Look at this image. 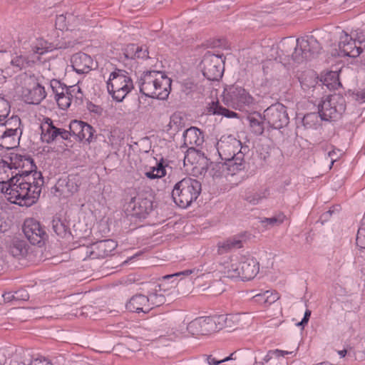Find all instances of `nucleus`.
<instances>
[{
  "mask_svg": "<svg viewBox=\"0 0 365 365\" xmlns=\"http://www.w3.org/2000/svg\"><path fill=\"white\" fill-rule=\"evenodd\" d=\"M20 123H21V120H20L19 118H18L17 116H12L11 118L7 120L4 123H1L0 125V126L4 128V127L11 125L12 123H14L15 125L19 126L20 125Z\"/></svg>",
  "mask_w": 365,
  "mask_h": 365,
  "instance_id": "680f3d73",
  "label": "nucleus"
},
{
  "mask_svg": "<svg viewBox=\"0 0 365 365\" xmlns=\"http://www.w3.org/2000/svg\"><path fill=\"white\" fill-rule=\"evenodd\" d=\"M322 47L313 36H306L294 39L292 37L283 38L277 46L276 60L284 66L291 61L302 63L318 54Z\"/></svg>",
  "mask_w": 365,
  "mask_h": 365,
  "instance_id": "f257e3e1",
  "label": "nucleus"
},
{
  "mask_svg": "<svg viewBox=\"0 0 365 365\" xmlns=\"http://www.w3.org/2000/svg\"><path fill=\"white\" fill-rule=\"evenodd\" d=\"M224 63L222 55L207 52L202 61L204 76L210 81H217L222 76Z\"/></svg>",
  "mask_w": 365,
  "mask_h": 365,
  "instance_id": "6e6552de",
  "label": "nucleus"
},
{
  "mask_svg": "<svg viewBox=\"0 0 365 365\" xmlns=\"http://www.w3.org/2000/svg\"><path fill=\"white\" fill-rule=\"evenodd\" d=\"M74 91L75 88H73L72 91L68 92L67 94L65 93L63 96L55 97L57 104L61 109L66 110L71 106V98L73 97L72 93L74 92Z\"/></svg>",
  "mask_w": 365,
  "mask_h": 365,
  "instance_id": "79ce46f5",
  "label": "nucleus"
},
{
  "mask_svg": "<svg viewBox=\"0 0 365 365\" xmlns=\"http://www.w3.org/2000/svg\"><path fill=\"white\" fill-rule=\"evenodd\" d=\"M166 174L165 168L162 163H158L156 167H153L151 170L147 172L145 175L150 179L160 178Z\"/></svg>",
  "mask_w": 365,
  "mask_h": 365,
  "instance_id": "37998d69",
  "label": "nucleus"
},
{
  "mask_svg": "<svg viewBox=\"0 0 365 365\" xmlns=\"http://www.w3.org/2000/svg\"><path fill=\"white\" fill-rule=\"evenodd\" d=\"M217 316L220 317H223L224 320L225 321V324L222 325V329H235V327H237L240 324V322L241 321L240 314Z\"/></svg>",
  "mask_w": 365,
  "mask_h": 365,
  "instance_id": "e433bc0d",
  "label": "nucleus"
},
{
  "mask_svg": "<svg viewBox=\"0 0 365 365\" xmlns=\"http://www.w3.org/2000/svg\"><path fill=\"white\" fill-rule=\"evenodd\" d=\"M225 161L227 175H234L245 168L243 153H239L235 158Z\"/></svg>",
  "mask_w": 365,
  "mask_h": 365,
  "instance_id": "bb28decb",
  "label": "nucleus"
},
{
  "mask_svg": "<svg viewBox=\"0 0 365 365\" xmlns=\"http://www.w3.org/2000/svg\"><path fill=\"white\" fill-rule=\"evenodd\" d=\"M322 120L319 113H309L302 118V125L306 129H316Z\"/></svg>",
  "mask_w": 365,
  "mask_h": 365,
  "instance_id": "72a5a7b5",
  "label": "nucleus"
},
{
  "mask_svg": "<svg viewBox=\"0 0 365 365\" xmlns=\"http://www.w3.org/2000/svg\"><path fill=\"white\" fill-rule=\"evenodd\" d=\"M241 142L232 136L222 137L217 143V149L222 160L235 158L241 151Z\"/></svg>",
  "mask_w": 365,
  "mask_h": 365,
  "instance_id": "9b49d317",
  "label": "nucleus"
},
{
  "mask_svg": "<svg viewBox=\"0 0 365 365\" xmlns=\"http://www.w3.org/2000/svg\"><path fill=\"white\" fill-rule=\"evenodd\" d=\"M259 262L250 255H240V276L242 280H250L259 272Z\"/></svg>",
  "mask_w": 365,
  "mask_h": 365,
  "instance_id": "f3484780",
  "label": "nucleus"
},
{
  "mask_svg": "<svg viewBox=\"0 0 365 365\" xmlns=\"http://www.w3.org/2000/svg\"><path fill=\"white\" fill-rule=\"evenodd\" d=\"M83 247H90V246H85V245L79 246L76 250L78 255H79V256L83 260H85L87 258L94 259L93 255H91L89 252L87 253L86 250H82Z\"/></svg>",
  "mask_w": 365,
  "mask_h": 365,
  "instance_id": "bf43d9fd",
  "label": "nucleus"
},
{
  "mask_svg": "<svg viewBox=\"0 0 365 365\" xmlns=\"http://www.w3.org/2000/svg\"><path fill=\"white\" fill-rule=\"evenodd\" d=\"M149 52L147 48H143L142 46H138V53L136 54V58L146 59L149 58Z\"/></svg>",
  "mask_w": 365,
  "mask_h": 365,
  "instance_id": "e2e57ef3",
  "label": "nucleus"
},
{
  "mask_svg": "<svg viewBox=\"0 0 365 365\" xmlns=\"http://www.w3.org/2000/svg\"><path fill=\"white\" fill-rule=\"evenodd\" d=\"M10 160L11 161L14 169L19 170V172L16 173V175H34L35 173H38L36 170V166L34 164L33 159L30 157L15 155L10 158Z\"/></svg>",
  "mask_w": 365,
  "mask_h": 365,
  "instance_id": "6ab92c4d",
  "label": "nucleus"
},
{
  "mask_svg": "<svg viewBox=\"0 0 365 365\" xmlns=\"http://www.w3.org/2000/svg\"><path fill=\"white\" fill-rule=\"evenodd\" d=\"M227 95L232 104L240 108L252 103L251 96L242 87L235 86L230 87Z\"/></svg>",
  "mask_w": 365,
  "mask_h": 365,
  "instance_id": "4be33fe9",
  "label": "nucleus"
},
{
  "mask_svg": "<svg viewBox=\"0 0 365 365\" xmlns=\"http://www.w3.org/2000/svg\"><path fill=\"white\" fill-rule=\"evenodd\" d=\"M50 50H52L51 44L42 38L37 39L31 46V51L34 54L41 55Z\"/></svg>",
  "mask_w": 365,
  "mask_h": 365,
  "instance_id": "58836bf2",
  "label": "nucleus"
},
{
  "mask_svg": "<svg viewBox=\"0 0 365 365\" xmlns=\"http://www.w3.org/2000/svg\"><path fill=\"white\" fill-rule=\"evenodd\" d=\"M29 365H50L44 358H36L33 359Z\"/></svg>",
  "mask_w": 365,
  "mask_h": 365,
  "instance_id": "69168bd1",
  "label": "nucleus"
},
{
  "mask_svg": "<svg viewBox=\"0 0 365 365\" xmlns=\"http://www.w3.org/2000/svg\"><path fill=\"white\" fill-rule=\"evenodd\" d=\"M34 62L35 59L34 58L30 59L29 57L24 55L15 53L11 55L9 58L4 59L1 66L4 67V69L1 70V73L11 76L14 73L26 68Z\"/></svg>",
  "mask_w": 365,
  "mask_h": 365,
  "instance_id": "ddd939ff",
  "label": "nucleus"
},
{
  "mask_svg": "<svg viewBox=\"0 0 365 365\" xmlns=\"http://www.w3.org/2000/svg\"><path fill=\"white\" fill-rule=\"evenodd\" d=\"M43 182L41 173H35L34 175H16L7 188L9 191L8 200L20 206H31L38 200Z\"/></svg>",
  "mask_w": 365,
  "mask_h": 365,
  "instance_id": "f03ea898",
  "label": "nucleus"
},
{
  "mask_svg": "<svg viewBox=\"0 0 365 365\" xmlns=\"http://www.w3.org/2000/svg\"><path fill=\"white\" fill-rule=\"evenodd\" d=\"M50 84L53 92L55 93V97L63 96L65 93L67 94L68 92L72 91L71 88L67 87L56 79L51 80Z\"/></svg>",
  "mask_w": 365,
  "mask_h": 365,
  "instance_id": "a19ab883",
  "label": "nucleus"
},
{
  "mask_svg": "<svg viewBox=\"0 0 365 365\" xmlns=\"http://www.w3.org/2000/svg\"><path fill=\"white\" fill-rule=\"evenodd\" d=\"M253 298L259 303L271 304L276 302L279 297L277 293L272 294L270 291H265L263 293L255 295Z\"/></svg>",
  "mask_w": 365,
  "mask_h": 365,
  "instance_id": "4c0bfd02",
  "label": "nucleus"
},
{
  "mask_svg": "<svg viewBox=\"0 0 365 365\" xmlns=\"http://www.w3.org/2000/svg\"><path fill=\"white\" fill-rule=\"evenodd\" d=\"M234 354H231L229 356L225 357L224 359H218L212 355H207L206 356V360L209 365H219L223 362L228 361L231 359H232V355Z\"/></svg>",
  "mask_w": 365,
  "mask_h": 365,
  "instance_id": "603ef678",
  "label": "nucleus"
},
{
  "mask_svg": "<svg viewBox=\"0 0 365 365\" xmlns=\"http://www.w3.org/2000/svg\"><path fill=\"white\" fill-rule=\"evenodd\" d=\"M268 194L267 190L259 192L249 194L246 197V200L252 205H257L262 200L267 198Z\"/></svg>",
  "mask_w": 365,
  "mask_h": 365,
  "instance_id": "49530a36",
  "label": "nucleus"
},
{
  "mask_svg": "<svg viewBox=\"0 0 365 365\" xmlns=\"http://www.w3.org/2000/svg\"><path fill=\"white\" fill-rule=\"evenodd\" d=\"M356 245L361 249H365V223H362L358 230Z\"/></svg>",
  "mask_w": 365,
  "mask_h": 365,
  "instance_id": "3c124183",
  "label": "nucleus"
},
{
  "mask_svg": "<svg viewBox=\"0 0 365 365\" xmlns=\"http://www.w3.org/2000/svg\"><path fill=\"white\" fill-rule=\"evenodd\" d=\"M107 88L112 97L118 102H121L133 88V83L127 71L116 69L110 73Z\"/></svg>",
  "mask_w": 365,
  "mask_h": 365,
  "instance_id": "39448f33",
  "label": "nucleus"
},
{
  "mask_svg": "<svg viewBox=\"0 0 365 365\" xmlns=\"http://www.w3.org/2000/svg\"><path fill=\"white\" fill-rule=\"evenodd\" d=\"M201 192V183L191 178H185L177 182L172 191L174 202L186 208L195 201Z\"/></svg>",
  "mask_w": 365,
  "mask_h": 365,
  "instance_id": "20e7f679",
  "label": "nucleus"
},
{
  "mask_svg": "<svg viewBox=\"0 0 365 365\" xmlns=\"http://www.w3.org/2000/svg\"><path fill=\"white\" fill-rule=\"evenodd\" d=\"M83 125L84 122L83 121L76 120L71 121L69 125V130H67V132L69 133V138L72 135L79 138Z\"/></svg>",
  "mask_w": 365,
  "mask_h": 365,
  "instance_id": "c03bdc74",
  "label": "nucleus"
},
{
  "mask_svg": "<svg viewBox=\"0 0 365 365\" xmlns=\"http://www.w3.org/2000/svg\"><path fill=\"white\" fill-rule=\"evenodd\" d=\"M4 302H9L11 301H16L15 292H6L3 294Z\"/></svg>",
  "mask_w": 365,
  "mask_h": 365,
  "instance_id": "338daca9",
  "label": "nucleus"
},
{
  "mask_svg": "<svg viewBox=\"0 0 365 365\" xmlns=\"http://www.w3.org/2000/svg\"><path fill=\"white\" fill-rule=\"evenodd\" d=\"M71 66L78 73H87L96 67V63L88 54L82 52L73 54L71 58Z\"/></svg>",
  "mask_w": 365,
  "mask_h": 365,
  "instance_id": "aec40b11",
  "label": "nucleus"
},
{
  "mask_svg": "<svg viewBox=\"0 0 365 365\" xmlns=\"http://www.w3.org/2000/svg\"><path fill=\"white\" fill-rule=\"evenodd\" d=\"M19 130L18 128H6L3 132L2 138H11L14 140L18 138Z\"/></svg>",
  "mask_w": 365,
  "mask_h": 365,
  "instance_id": "4d7b16f0",
  "label": "nucleus"
},
{
  "mask_svg": "<svg viewBox=\"0 0 365 365\" xmlns=\"http://www.w3.org/2000/svg\"><path fill=\"white\" fill-rule=\"evenodd\" d=\"M163 292L157 293V289H155V292H150L145 295L149 307H151V309L154 307H160L166 302L170 304L178 294V291L175 289L168 293L166 290H163Z\"/></svg>",
  "mask_w": 365,
  "mask_h": 365,
  "instance_id": "b1692460",
  "label": "nucleus"
},
{
  "mask_svg": "<svg viewBox=\"0 0 365 365\" xmlns=\"http://www.w3.org/2000/svg\"><path fill=\"white\" fill-rule=\"evenodd\" d=\"M80 185V177L76 175H71L68 177L60 178L55 185V190L56 192L59 193V196L68 197L78 191Z\"/></svg>",
  "mask_w": 365,
  "mask_h": 365,
  "instance_id": "dca6fc26",
  "label": "nucleus"
},
{
  "mask_svg": "<svg viewBox=\"0 0 365 365\" xmlns=\"http://www.w3.org/2000/svg\"><path fill=\"white\" fill-rule=\"evenodd\" d=\"M207 113L210 115H219L227 118L236 117L237 114L220 105L218 101H212L207 106Z\"/></svg>",
  "mask_w": 365,
  "mask_h": 365,
  "instance_id": "c756f323",
  "label": "nucleus"
},
{
  "mask_svg": "<svg viewBox=\"0 0 365 365\" xmlns=\"http://www.w3.org/2000/svg\"><path fill=\"white\" fill-rule=\"evenodd\" d=\"M10 105L9 101L0 98V121L4 120L9 114Z\"/></svg>",
  "mask_w": 365,
  "mask_h": 365,
  "instance_id": "8fccbe9b",
  "label": "nucleus"
},
{
  "mask_svg": "<svg viewBox=\"0 0 365 365\" xmlns=\"http://www.w3.org/2000/svg\"><path fill=\"white\" fill-rule=\"evenodd\" d=\"M11 162L8 163L4 160H0V183L13 182L16 178V173Z\"/></svg>",
  "mask_w": 365,
  "mask_h": 365,
  "instance_id": "cd10ccee",
  "label": "nucleus"
},
{
  "mask_svg": "<svg viewBox=\"0 0 365 365\" xmlns=\"http://www.w3.org/2000/svg\"><path fill=\"white\" fill-rule=\"evenodd\" d=\"M52 229L53 232L61 237H66L71 235L67 225L59 218H54L52 222Z\"/></svg>",
  "mask_w": 365,
  "mask_h": 365,
  "instance_id": "c9c22d12",
  "label": "nucleus"
},
{
  "mask_svg": "<svg viewBox=\"0 0 365 365\" xmlns=\"http://www.w3.org/2000/svg\"><path fill=\"white\" fill-rule=\"evenodd\" d=\"M93 135V128L88 124L84 123L82 128L81 135L78 138L79 140H86V141H91Z\"/></svg>",
  "mask_w": 365,
  "mask_h": 365,
  "instance_id": "de8ad7c7",
  "label": "nucleus"
},
{
  "mask_svg": "<svg viewBox=\"0 0 365 365\" xmlns=\"http://www.w3.org/2000/svg\"><path fill=\"white\" fill-rule=\"evenodd\" d=\"M285 219V215L282 213L279 214L277 216H274L272 217H264L262 219L261 222L263 224L265 227L270 226H278L281 225Z\"/></svg>",
  "mask_w": 365,
  "mask_h": 365,
  "instance_id": "a18cd8bd",
  "label": "nucleus"
},
{
  "mask_svg": "<svg viewBox=\"0 0 365 365\" xmlns=\"http://www.w3.org/2000/svg\"><path fill=\"white\" fill-rule=\"evenodd\" d=\"M172 80L158 71H144L138 79L140 91L143 95L160 100L168 98L171 91Z\"/></svg>",
  "mask_w": 365,
  "mask_h": 365,
  "instance_id": "7ed1b4c3",
  "label": "nucleus"
},
{
  "mask_svg": "<svg viewBox=\"0 0 365 365\" xmlns=\"http://www.w3.org/2000/svg\"><path fill=\"white\" fill-rule=\"evenodd\" d=\"M16 301H26L29 299V295L26 290L19 289L15 292Z\"/></svg>",
  "mask_w": 365,
  "mask_h": 365,
  "instance_id": "052dcab7",
  "label": "nucleus"
},
{
  "mask_svg": "<svg viewBox=\"0 0 365 365\" xmlns=\"http://www.w3.org/2000/svg\"><path fill=\"white\" fill-rule=\"evenodd\" d=\"M211 168L208 170L209 175L215 178H220L222 176H227V167L225 162L210 163Z\"/></svg>",
  "mask_w": 365,
  "mask_h": 365,
  "instance_id": "f704fd0d",
  "label": "nucleus"
},
{
  "mask_svg": "<svg viewBox=\"0 0 365 365\" xmlns=\"http://www.w3.org/2000/svg\"><path fill=\"white\" fill-rule=\"evenodd\" d=\"M197 88V86L192 81H187L182 84V91L189 94Z\"/></svg>",
  "mask_w": 365,
  "mask_h": 365,
  "instance_id": "13d9d810",
  "label": "nucleus"
},
{
  "mask_svg": "<svg viewBox=\"0 0 365 365\" xmlns=\"http://www.w3.org/2000/svg\"><path fill=\"white\" fill-rule=\"evenodd\" d=\"M67 30L79 29L80 27L84 25V19L78 15L67 13Z\"/></svg>",
  "mask_w": 365,
  "mask_h": 365,
  "instance_id": "ea45409f",
  "label": "nucleus"
},
{
  "mask_svg": "<svg viewBox=\"0 0 365 365\" xmlns=\"http://www.w3.org/2000/svg\"><path fill=\"white\" fill-rule=\"evenodd\" d=\"M138 46L135 44L128 45L123 50V56L127 59H135L136 58V54L138 53Z\"/></svg>",
  "mask_w": 365,
  "mask_h": 365,
  "instance_id": "09e8293b",
  "label": "nucleus"
},
{
  "mask_svg": "<svg viewBox=\"0 0 365 365\" xmlns=\"http://www.w3.org/2000/svg\"><path fill=\"white\" fill-rule=\"evenodd\" d=\"M194 155H196L195 158H197V162L193 166V171L200 175H205L209 170V160L204 155L203 153L197 152L194 153Z\"/></svg>",
  "mask_w": 365,
  "mask_h": 365,
  "instance_id": "473e14b6",
  "label": "nucleus"
},
{
  "mask_svg": "<svg viewBox=\"0 0 365 365\" xmlns=\"http://www.w3.org/2000/svg\"><path fill=\"white\" fill-rule=\"evenodd\" d=\"M41 139L43 143L50 144L53 142L63 139L69 140V133L67 130L56 127L51 119L46 118L41 124Z\"/></svg>",
  "mask_w": 365,
  "mask_h": 365,
  "instance_id": "9d476101",
  "label": "nucleus"
},
{
  "mask_svg": "<svg viewBox=\"0 0 365 365\" xmlns=\"http://www.w3.org/2000/svg\"><path fill=\"white\" fill-rule=\"evenodd\" d=\"M183 140L185 146L192 149L195 146L201 145L204 142V138L202 132L198 128L191 127L184 132Z\"/></svg>",
  "mask_w": 365,
  "mask_h": 365,
  "instance_id": "a878e982",
  "label": "nucleus"
},
{
  "mask_svg": "<svg viewBox=\"0 0 365 365\" xmlns=\"http://www.w3.org/2000/svg\"><path fill=\"white\" fill-rule=\"evenodd\" d=\"M345 109V99L339 94L327 96L319 105V113L321 119L327 121L340 118Z\"/></svg>",
  "mask_w": 365,
  "mask_h": 365,
  "instance_id": "0eeeda50",
  "label": "nucleus"
},
{
  "mask_svg": "<svg viewBox=\"0 0 365 365\" xmlns=\"http://www.w3.org/2000/svg\"><path fill=\"white\" fill-rule=\"evenodd\" d=\"M56 26L61 30H67V14L66 15L61 14L56 16Z\"/></svg>",
  "mask_w": 365,
  "mask_h": 365,
  "instance_id": "6e6d98bb",
  "label": "nucleus"
},
{
  "mask_svg": "<svg viewBox=\"0 0 365 365\" xmlns=\"http://www.w3.org/2000/svg\"><path fill=\"white\" fill-rule=\"evenodd\" d=\"M125 308L130 312L137 313H148L151 310L146 296L141 294L133 295L126 303Z\"/></svg>",
  "mask_w": 365,
  "mask_h": 365,
  "instance_id": "393cba45",
  "label": "nucleus"
},
{
  "mask_svg": "<svg viewBox=\"0 0 365 365\" xmlns=\"http://www.w3.org/2000/svg\"><path fill=\"white\" fill-rule=\"evenodd\" d=\"M263 118L264 121L274 129L285 127L289 122L287 108L279 103L268 107L263 113Z\"/></svg>",
  "mask_w": 365,
  "mask_h": 365,
  "instance_id": "1a4fd4ad",
  "label": "nucleus"
},
{
  "mask_svg": "<svg viewBox=\"0 0 365 365\" xmlns=\"http://www.w3.org/2000/svg\"><path fill=\"white\" fill-rule=\"evenodd\" d=\"M247 120L253 133L257 135H259L263 133L264 130V120L259 113H255L248 116Z\"/></svg>",
  "mask_w": 365,
  "mask_h": 365,
  "instance_id": "2f4dec72",
  "label": "nucleus"
},
{
  "mask_svg": "<svg viewBox=\"0 0 365 365\" xmlns=\"http://www.w3.org/2000/svg\"><path fill=\"white\" fill-rule=\"evenodd\" d=\"M198 272H199V270L198 269H186L185 271L177 272V273H175V274H173L165 275V276L163 277V279H164V280L165 279H170V278H173V277H179V276H181V275L188 276V275H190L192 274H195V277H199Z\"/></svg>",
  "mask_w": 365,
  "mask_h": 365,
  "instance_id": "864d4df0",
  "label": "nucleus"
},
{
  "mask_svg": "<svg viewBox=\"0 0 365 365\" xmlns=\"http://www.w3.org/2000/svg\"><path fill=\"white\" fill-rule=\"evenodd\" d=\"M356 41L358 46H361L364 49L365 48V33L360 32L356 34V37L354 38Z\"/></svg>",
  "mask_w": 365,
  "mask_h": 365,
  "instance_id": "0e129e2a",
  "label": "nucleus"
},
{
  "mask_svg": "<svg viewBox=\"0 0 365 365\" xmlns=\"http://www.w3.org/2000/svg\"><path fill=\"white\" fill-rule=\"evenodd\" d=\"M339 55L356 58L363 51L364 48L358 46L351 36L345 31H341L339 41Z\"/></svg>",
  "mask_w": 365,
  "mask_h": 365,
  "instance_id": "2eb2a0df",
  "label": "nucleus"
},
{
  "mask_svg": "<svg viewBox=\"0 0 365 365\" xmlns=\"http://www.w3.org/2000/svg\"><path fill=\"white\" fill-rule=\"evenodd\" d=\"M23 231L26 238L33 245H39L47 237L40 223L34 219L25 220Z\"/></svg>",
  "mask_w": 365,
  "mask_h": 365,
  "instance_id": "4468645a",
  "label": "nucleus"
},
{
  "mask_svg": "<svg viewBox=\"0 0 365 365\" xmlns=\"http://www.w3.org/2000/svg\"><path fill=\"white\" fill-rule=\"evenodd\" d=\"M26 81V87L22 90L23 98L27 103L38 104L46 98L44 87L41 86L34 78L28 77Z\"/></svg>",
  "mask_w": 365,
  "mask_h": 365,
  "instance_id": "f8f14e48",
  "label": "nucleus"
},
{
  "mask_svg": "<svg viewBox=\"0 0 365 365\" xmlns=\"http://www.w3.org/2000/svg\"><path fill=\"white\" fill-rule=\"evenodd\" d=\"M327 155H328V158H330L331 165H333L334 163L339 158V155L336 153V152L334 150L329 151L328 153H327Z\"/></svg>",
  "mask_w": 365,
  "mask_h": 365,
  "instance_id": "774afa93",
  "label": "nucleus"
},
{
  "mask_svg": "<svg viewBox=\"0 0 365 365\" xmlns=\"http://www.w3.org/2000/svg\"><path fill=\"white\" fill-rule=\"evenodd\" d=\"M9 252L14 257H24L28 252V245L24 240H13L9 246Z\"/></svg>",
  "mask_w": 365,
  "mask_h": 365,
  "instance_id": "7c9ffc66",
  "label": "nucleus"
},
{
  "mask_svg": "<svg viewBox=\"0 0 365 365\" xmlns=\"http://www.w3.org/2000/svg\"><path fill=\"white\" fill-rule=\"evenodd\" d=\"M240 256L235 255L224 259L217 265V270L228 278L240 276Z\"/></svg>",
  "mask_w": 365,
  "mask_h": 365,
  "instance_id": "412c9836",
  "label": "nucleus"
},
{
  "mask_svg": "<svg viewBox=\"0 0 365 365\" xmlns=\"http://www.w3.org/2000/svg\"><path fill=\"white\" fill-rule=\"evenodd\" d=\"M242 246V242L239 236L228 238L225 241L220 242L217 244L218 253L223 254L232 250L233 249L240 248Z\"/></svg>",
  "mask_w": 365,
  "mask_h": 365,
  "instance_id": "c85d7f7f",
  "label": "nucleus"
},
{
  "mask_svg": "<svg viewBox=\"0 0 365 365\" xmlns=\"http://www.w3.org/2000/svg\"><path fill=\"white\" fill-rule=\"evenodd\" d=\"M128 207L133 210V215L141 217L152 210L153 202L150 199L139 195L131 199Z\"/></svg>",
  "mask_w": 365,
  "mask_h": 365,
  "instance_id": "5701e85b",
  "label": "nucleus"
},
{
  "mask_svg": "<svg viewBox=\"0 0 365 365\" xmlns=\"http://www.w3.org/2000/svg\"><path fill=\"white\" fill-rule=\"evenodd\" d=\"M117 242L113 240H104L96 242L90 245V247H83L82 250H86L93 255V258H104L110 255L116 248Z\"/></svg>",
  "mask_w": 365,
  "mask_h": 365,
  "instance_id": "a211bd4d",
  "label": "nucleus"
},
{
  "mask_svg": "<svg viewBox=\"0 0 365 365\" xmlns=\"http://www.w3.org/2000/svg\"><path fill=\"white\" fill-rule=\"evenodd\" d=\"M225 322L223 317L217 315L198 317L187 324V330L193 336L207 335L222 329Z\"/></svg>",
  "mask_w": 365,
  "mask_h": 365,
  "instance_id": "423d86ee",
  "label": "nucleus"
},
{
  "mask_svg": "<svg viewBox=\"0 0 365 365\" xmlns=\"http://www.w3.org/2000/svg\"><path fill=\"white\" fill-rule=\"evenodd\" d=\"M292 353H293V351H282V350H279V349H275L273 351H269L267 353V354L264 357L263 360L264 362H268L272 358V356L274 355L276 356L277 357H279V356H283L285 354H292Z\"/></svg>",
  "mask_w": 365,
  "mask_h": 365,
  "instance_id": "5fc2aeb1",
  "label": "nucleus"
}]
</instances>
